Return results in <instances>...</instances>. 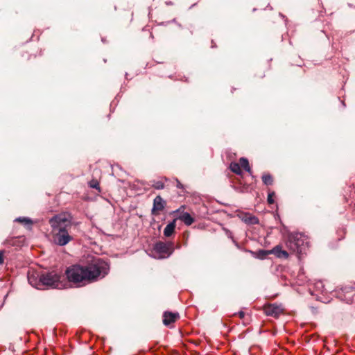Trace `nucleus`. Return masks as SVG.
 I'll return each instance as SVG.
<instances>
[{
    "mask_svg": "<svg viewBox=\"0 0 355 355\" xmlns=\"http://www.w3.org/2000/svg\"><path fill=\"white\" fill-rule=\"evenodd\" d=\"M110 270L109 264L100 258H95L85 266L74 265L67 268L66 275L70 282L74 283L92 282L103 278Z\"/></svg>",
    "mask_w": 355,
    "mask_h": 355,
    "instance_id": "obj_1",
    "label": "nucleus"
},
{
    "mask_svg": "<svg viewBox=\"0 0 355 355\" xmlns=\"http://www.w3.org/2000/svg\"><path fill=\"white\" fill-rule=\"evenodd\" d=\"M178 219L184 222L186 225H191L194 222L193 218L188 212H182Z\"/></svg>",
    "mask_w": 355,
    "mask_h": 355,
    "instance_id": "obj_10",
    "label": "nucleus"
},
{
    "mask_svg": "<svg viewBox=\"0 0 355 355\" xmlns=\"http://www.w3.org/2000/svg\"><path fill=\"white\" fill-rule=\"evenodd\" d=\"M240 166L243 167L248 173H251V169L249 165V162L246 158L241 157L239 159Z\"/></svg>",
    "mask_w": 355,
    "mask_h": 355,
    "instance_id": "obj_14",
    "label": "nucleus"
},
{
    "mask_svg": "<svg viewBox=\"0 0 355 355\" xmlns=\"http://www.w3.org/2000/svg\"><path fill=\"white\" fill-rule=\"evenodd\" d=\"M28 280L31 286L37 288H40L42 284L40 283V276L36 277L35 275H28Z\"/></svg>",
    "mask_w": 355,
    "mask_h": 355,
    "instance_id": "obj_12",
    "label": "nucleus"
},
{
    "mask_svg": "<svg viewBox=\"0 0 355 355\" xmlns=\"http://www.w3.org/2000/svg\"><path fill=\"white\" fill-rule=\"evenodd\" d=\"M239 314L240 318H243L245 315V313L243 311L239 312Z\"/></svg>",
    "mask_w": 355,
    "mask_h": 355,
    "instance_id": "obj_23",
    "label": "nucleus"
},
{
    "mask_svg": "<svg viewBox=\"0 0 355 355\" xmlns=\"http://www.w3.org/2000/svg\"><path fill=\"white\" fill-rule=\"evenodd\" d=\"M152 187L156 189H163L164 188V183L160 181H153L152 184Z\"/></svg>",
    "mask_w": 355,
    "mask_h": 355,
    "instance_id": "obj_17",
    "label": "nucleus"
},
{
    "mask_svg": "<svg viewBox=\"0 0 355 355\" xmlns=\"http://www.w3.org/2000/svg\"><path fill=\"white\" fill-rule=\"evenodd\" d=\"M166 205V202L160 196H157L153 200V205L151 210L153 215H158Z\"/></svg>",
    "mask_w": 355,
    "mask_h": 355,
    "instance_id": "obj_6",
    "label": "nucleus"
},
{
    "mask_svg": "<svg viewBox=\"0 0 355 355\" xmlns=\"http://www.w3.org/2000/svg\"><path fill=\"white\" fill-rule=\"evenodd\" d=\"M18 241L17 239L16 238H12L10 239H6L4 242V244L6 245H12L15 246L17 245V242Z\"/></svg>",
    "mask_w": 355,
    "mask_h": 355,
    "instance_id": "obj_18",
    "label": "nucleus"
},
{
    "mask_svg": "<svg viewBox=\"0 0 355 355\" xmlns=\"http://www.w3.org/2000/svg\"><path fill=\"white\" fill-rule=\"evenodd\" d=\"M5 251L4 250H0V265H2L4 263V255Z\"/></svg>",
    "mask_w": 355,
    "mask_h": 355,
    "instance_id": "obj_22",
    "label": "nucleus"
},
{
    "mask_svg": "<svg viewBox=\"0 0 355 355\" xmlns=\"http://www.w3.org/2000/svg\"><path fill=\"white\" fill-rule=\"evenodd\" d=\"M230 168L231 171L232 172L235 173L236 174L239 175L241 173V166L239 163L232 162L230 164Z\"/></svg>",
    "mask_w": 355,
    "mask_h": 355,
    "instance_id": "obj_15",
    "label": "nucleus"
},
{
    "mask_svg": "<svg viewBox=\"0 0 355 355\" xmlns=\"http://www.w3.org/2000/svg\"><path fill=\"white\" fill-rule=\"evenodd\" d=\"M283 311V309L277 305L270 304L265 307L264 312L267 315L278 317Z\"/></svg>",
    "mask_w": 355,
    "mask_h": 355,
    "instance_id": "obj_8",
    "label": "nucleus"
},
{
    "mask_svg": "<svg viewBox=\"0 0 355 355\" xmlns=\"http://www.w3.org/2000/svg\"><path fill=\"white\" fill-rule=\"evenodd\" d=\"M274 195H275L274 192H271V193H268V198H267V201H268V204L271 205V204L274 203V199H273Z\"/></svg>",
    "mask_w": 355,
    "mask_h": 355,
    "instance_id": "obj_21",
    "label": "nucleus"
},
{
    "mask_svg": "<svg viewBox=\"0 0 355 355\" xmlns=\"http://www.w3.org/2000/svg\"><path fill=\"white\" fill-rule=\"evenodd\" d=\"M305 240V236L302 234H289L286 241V246L293 252L302 254L305 252L307 247V243Z\"/></svg>",
    "mask_w": 355,
    "mask_h": 355,
    "instance_id": "obj_4",
    "label": "nucleus"
},
{
    "mask_svg": "<svg viewBox=\"0 0 355 355\" xmlns=\"http://www.w3.org/2000/svg\"><path fill=\"white\" fill-rule=\"evenodd\" d=\"M175 220H173L172 222L169 223L164 228V235L166 237L171 236L175 231Z\"/></svg>",
    "mask_w": 355,
    "mask_h": 355,
    "instance_id": "obj_11",
    "label": "nucleus"
},
{
    "mask_svg": "<svg viewBox=\"0 0 355 355\" xmlns=\"http://www.w3.org/2000/svg\"><path fill=\"white\" fill-rule=\"evenodd\" d=\"M51 227V236L53 243L64 246L71 242L73 237L71 234L73 225L72 216L67 213L55 215L49 219Z\"/></svg>",
    "mask_w": 355,
    "mask_h": 355,
    "instance_id": "obj_2",
    "label": "nucleus"
},
{
    "mask_svg": "<svg viewBox=\"0 0 355 355\" xmlns=\"http://www.w3.org/2000/svg\"><path fill=\"white\" fill-rule=\"evenodd\" d=\"M243 221L247 224H257L259 223V220L257 217L250 216V215H245V217L243 218Z\"/></svg>",
    "mask_w": 355,
    "mask_h": 355,
    "instance_id": "obj_13",
    "label": "nucleus"
},
{
    "mask_svg": "<svg viewBox=\"0 0 355 355\" xmlns=\"http://www.w3.org/2000/svg\"><path fill=\"white\" fill-rule=\"evenodd\" d=\"M154 250L160 254H163L162 257H168L173 252V246L172 243L158 242L155 245Z\"/></svg>",
    "mask_w": 355,
    "mask_h": 355,
    "instance_id": "obj_5",
    "label": "nucleus"
},
{
    "mask_svg": "<svg viewBox=\"0 0 355 355\" xmlns=\"http://www.w3.org/2000/svg\"><path fill=\"white\" fill-rule=\"evenodd\" d=\"M15 221H18L20 223H24L25 224L31 225L32 221L30 218L26 217H19L15 219Z\"/></svg>",
    "mask_w": 355,
    "mask_h": 355,
    "instance_id": "obj_19",
    "label": "nucleus"
},
{
    "mask_svg": "<svg viewBox=\"0 0 355 355\" xmlns=\"http://www.w3.org/2000/svg\"><path fill=\"white\" fill-rule=\"evenodd\" d=\"M89 185L91 188L96 189L99 190V184L97 180H92L89 182Z\"/></svg>",
    "mask_w": 355,
    "mask_h": 355,
    "instance_id": "obj_20",
    "label": "nucleus"
},
{
    "mask_svg": "<svg viewBox=\"0 0 355 355\" xmlns=\"http://www.w3.org/2000/svg\"><path fill=\"white\" fill-rule=\"evenodd\" d=\"M163 318L164 324L168 326L176 321V320L179 318V314L178 313L165 311L163 314Z\"/></svg>",
    "mask_w": 355,
    "mask_h": 355,
    "instance_id": "obj_9",
    "label": "nucleus"
},
{
    "mask_svg": "<svg viewBox=\"0 0 355 355\" xmlns=\"http://www.w3.org/2000/svg\"><path fill=\"white\" fill-rule=\"evenodd\" d=\"M260 254L262 256L273 254L278 258H288V253L286 250H282L279 245H276L270 250H261Z\"/></svg>",
    "mask_w": 355,
    "mask_h": 355,
    "instance_id": "obj_7",
    "label": "nucleus"
},
{
    "mask_svg": "<svg viewBox=\"0 0 355 355\" xmlns=\"http://www.w3.org/2000/svg\"><path fill=\"white\" fill-rule=\"evenodd\" d=\"M262 180L264 184L270 185L272 184V178L269 174H265L262 176Z\"/></svg>",
    "mask_w": 355,
    "mask_h": 355,
    "instance_id": "obj_16",
    "label": "nucleus"
},
{
    "mask_svg": "<svg viewBox=\"0 0 355 355\" xmlns=\"http://www.w3.org/2000/svg\"><path fill=\"white\" fill-rule=\"evenodd\" d=\"M63 279L64 277L61 273L55 271L45 272L40 275V283L42 286L51 288L60 289L64 288Z\"/></svg>",
    "mask_w": 355,
    "mask_h": 355,
    "instance_id": "obj_3",
    "label": "nucleus"
}]
</instances>
